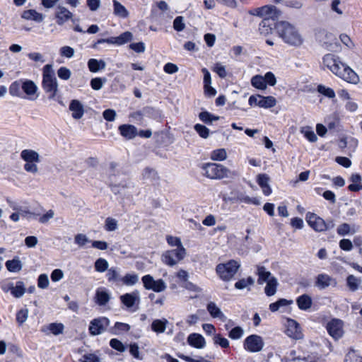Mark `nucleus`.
I'll use <instances>...</instances> for the list:
<instances>
[{
    "instance_id": "nucleus-1",
    "label": "nucleus",
    "mask_w": 362,
    "mask_h": 362,
    "mask_svg": "<svg viewBox=\"0 0 362 362\" xmlns=\"http://www.w3.org/2000/svg\"><path fill=\"white\" fill-rule=\"evenodd\" d=\"M322 63L334 74L344 81L354 84L359 82V77L356 73L343 63L339 57L331 53L327 54L322 58Z\"/></svg>"
},
{
    "instance_id": "nucleus-2",
    "label": "nucleus",
    "mask_w": 362,
    "mask_h": 362,
    "mask_svg": "<svg viewBox=\"0 0 362 362\" xmlns=\"http://www.w3.org/2000/svg\"><path fill=\"white\" fill-rule=\"evenodd\" d=\"M276 33L285 43L291 46L299 47L303 42L298 30L287 21L277 22Z\"/></svg>"
},
{
    "instance_id": "nucleus-3",
    "label": "nucleus",
    "mask_w": 362,
    "mask_h": 362,
    "mask_svg": "<svg viewBox=\"0 0 362 362\" xmlns=\"http://www.w3.org/2000/svg\"><path fill=\"white\" fill-rule=\"evenodd\" d=\"M42 88L49 100H54L59 92L58 82L52 64H46L42 69Z\"/></svg>"
},
{
    "instance_id": "nucleus-4",
    "label": "nucleus",
    "mask_w": 362,
    "mask_h": 362,
    "mask_svg": "<svg viewBox=\"0 0 362 362\" xmlns=\"http://www.w3.org/2000/svg\"><path fill=\"white\" fill-rule=\"evenodd\" d=\"M203 175L211 180H221L232 177L234 173L221 164L215 163H206L202 165Z\"/></svg>"
},
{
    "instance_id": "nucleus-5",
    "label": "nucleus",
    "mask_w": 362,
    "mask_h": 362,
    "mask_svg": "<svg viewBox=\"0 0 362 362\" xmlns=\"http://www.w3.org/2000/svg\"><path fill=\"white\" fill-rule=\"evenodd\" d=\"M240 267V264L238 261L230 259L217 264L216 272L222 281H229L235 276Z\"/></svg>"
},
{
    "instance_id": "nucleus-6",
    "label": "nucleus",
    "mask_w": 362,
    "mask_h": 362,
    "mask_svg": "<svg viewBox=\"0 0 362 362\" xmlns=\"http://www.w3.org/2000/svg\"><path fill=\"white\" fill-rule=\"evenodd\" d=\"M305 221L308 226L316 232H325L334 227L333 220L325 221L316 214L310 211L305 215Z\"/></svg>"
},
{
    "instance_id": "nucleus-7",
    "label": "nucleus",
    "mask_w": 362,
    "mask_h": 362,
    "mask_svg": "<svg viewBox=\"0 0 362 362\" xmlns=\"http://www.w3.org/2000/svg\"><path fill=\"white\" fill-rule=\"evenodd\" d=\"M185 255V249L180 247L166 251L162 255L161 259L165 264L173 267L183 259Z\"/></svg>"
},
{
    "instance_id": "nucleus-8",
    "label": "nucleus",
    "mask_w": 362,
    "mask_h": 362,
    "mask_svg": "<svg viewBox=\"0 0 362 362\" xmlns=\"http://www.w3.org/2000/svg\"><path fill=\"white\" fill-rule=\"evenodd\" d=\"M264 342L262 337L257 334H251L247 337L243 342L244 349L251 353L259 352L262 350Z\"/></svg>"
},
{
    "instance_id": "nucleus-9",
    "label": "nucleus",
    "mask_w": 362,
    "mask_h": 362,
    "mask_svg": "<svg viewBox=\"0 0 362 362\" xmlns=\"http://www.w3.org/2000/svg\"><path fill=\"white\" fill-rule=\"evenodd\" d=\"M141 281L145 289L151 290L156 293L164 291L167 288V285L163 279L155 280L150 274L143 276Z\"/></svg>"
},
{
    "instance_id": "nucleus-10",
    "label": "nucleus",
    "mask_w": 362,
    "mask_h": 362,
    "mask_svg": "<svg viewBox=\"0 0 362 362\" xmlns=\"http://www.w3.org/2000/svg\"><path fill=\"white\" fill-rule=\"evenodd\" d=\"M120 301L127 310L135 311L140 303V295L137 290L124 293L119 297Z\"/></svg>"
},
{
    "instance_id": "nucleus-11",
    "label": "nucleus",
    "mask_w": 362,
    "mask_h": 362,
    "mask_svg": "<svg viewBox=\"0 0 362 362\" xmlns=\"http://www.w3.org/2000/svg\"><path fill=\"white\" fill-rule=\"evenodd\" d=\"M110 325V320L105 317H100L92 320L88 330L92 336H96L104 332Z\"/></svg>"
},
{
    "instance_id": "nucleus-12",
    "label": "nucleus",
    "mask_w": 362,
    "mask_h": 362,
    "mask_svg": "<svg viewBox=\"0 0 362 362\" xmlns=\"http://www.w3.org/2000/svg\"><path fill=\"white\" fill-rule=\"evenodd\" d=\"M329 334L334 339L341 338L343 335V322L339 319H332L326 326Z\"/></svg>"
},
{
    "instance_id": "nucleus-13",
    "label": "nucleus",
    "mask_w": 362,
    "mask_h": 362,
    "mask_svg": "<svg viewBox=\"0 0 362 362\" xmlns=\"http://www.w3.org/2000/svg\"><path fill=\"white\" fill-rule=\"evenodd\" d=\"M286 334L294 339H300L303 337L300 325L293 319H287L286 324Z\"/></svg>"
},
{
    "instance_id": "nucleus-14",
    "label": "nucleus",
    "mask_w": 362,
    "mask_h": 362,
    "mask_svg": "<svg viewBox=\"0 0 362 362\" xmlns=\"http://www.w3.org/2000/svg\"><path fill=\"white\" fill-rule=\"evenodd\" d=\"M38 87L34 81L30 79H22V92L27 95V98L35 100L37 98Z\"/></svg>"
},
{
    "instance_id": "nucleus-15",
    "label": "nucleus",
    "mask_w": 362,
    "mask_h": 362,
    "mask_svg": "<svg viewBox=\"0 0 362 362\" xmlns=\"http://www.w3.org/2000/svg\"><path fill=\"white\" fill-rule=\"evenodd\" d=\"M54 16L56 18L57 24L59 25H62L69 20L72 18L73 14L64 6L59 5L57 7Z\"/></svg>"
},
{
    "instance_id": "nucleus-16",
    "label": "nucleus",
    "mask_w": 362,
    "mask_h": 362,
    "mask_svg": "<svg viewBox=\"0 0 362 362\" xmlns=\"http://www.w3.org/2000/svg\"><path fill=\"white\" fill-rule=\"evenodd\" d=\"M337 284L336 279L327 274H320L316 277L315 286L320 289H325L329 286H336Z\"/></svg>"
},
{
    "instance_id": "nucleus-17",
    "label": "nucleus",
    "mask_w": 362,
    "mask_h": 362,
    "mask_svg": "<svg viewBox=\"0 0 362 362\" xmlns=\"http://www.w3.org/2000/svg\"><path fill=\"white\" fill-rule=\"evenodd\" d=\"M263 19H272L274 21L281 15V11L274 5H265L262 6Z\"/></svg>"
},
{
    "instance_id": "nucleus-18",
    "label": "nucleus",
    "mask_w": 362,
    "mask_h": 362,
    "mask_svg": "<svg viewBox=\"0 0 362 362\" xmlns=\"http://www.w3.org/2000/svg\"><path fill=\"white\" fill-rule=\"evenodd\" d=\"M106 277L107 281L115 286H121L122 276L120 274V269L117 267H111L107 269Z\"/></svg>"
},
{
    "instance_id": "nucleus-19",
    "label": "nucleus",
    "mask_w": 362,
    "mask_h": 362,
    "mask_svg": "<svg viewBox=\"0 0 362 362\" xmlns=\"http://www.w3.org/2000/svg\"><path fill=\"white\" fill-rule=\"evenodd\" d=\"M277 22L272 19H263L259 25V31L261 35L267 36L270 34L273 29L276 30Z\"/></svg>"
},
{
    "instance_id": "nucleus-20",
    "label": "nucleus",
    "mask_w": 362,
    "mask_h": 362,
    "mask_svg": "<svg viewBox=\"0 0 362 362\" xmlns=\"http://www.w3.org/2000/svg\"><path fill=\"white\" fill-rule=\"evenodd\" d=\"M94 298L96 304L104 306L109 302L110 295L105 288H98L95 291Z\"/></svg>"
},
{
    "instance_id": "nucleus-21",
    "label": "nucleus",
    "mask_w": 362,
    "mask_h": 362,
    "mask_svg": "<svg viewBox=\"0 0 362 362\" xmlns=\"http://www.w3.org/2000/svg\"><path fill=\"white\" fill-rule=\"evenodd\" d=\"M187 342L191 346L197 349H203L206 346L205 339L197 333L190 334L187 337Z\"/></svg>"
},
{
    "instance_id": "nucleus-22",
    "label": "nucleus",
    "mask_w": 362,
    "mask_h": 362,
    "mask_svg": "<svg viewBox=\"0 0 362 362\" xmlns=\"http://www.w3.org/2000/svg\"><path fill=\"white\" fill-rule=\"evenodd\" d=\"M69 110L72 112V117L75 119H81L84 114L83 105L78 100H72L71 101Z\"/></svg>"
},
{
    "instance_id": "nucleus-23",
    "label": "nucleus",
    "mask_w": 362,
    "mask_h": 362,
    "mask_svg": "<svg viewBox=\"0 0 362 362\" xmlns=\"http://www.w3.org/2000/svg\"><path fill=\"white\" fill-rule=\"evenodd\" d=\"M269 177L267 174H259L257 177V182L262 189L263 194L269 196L272 194V189L269 185Z\"/></svg>"
},
{
    "instance_id": "nucleus-24",
    "label": "nucleus",
    "mask_w": 362,
    "mask_h": 362,
    "mask_svg": "<svg viewBox=\"0 0 362 362\" xmlns=\"http://www.w3.org/2000/svg\"><path fill=\"white\" fill-rule=\"evenodd\" d=\"M118 129L120 134L127 139H132L137 135V129L132 124H122Z\"/></svg>"
},
{
    "instance_id": "nucleus-25",
    "label": "nucleus",
    "mask_w": 362,
    "mask_h": 362,
    "mask_svg": "<svg viewBox=\"0 0 362 362\" xmlns=\"http://www.w3.org/2000/svg\"><path fill=\"white\" fill-rule=\"evenodd\" d=\"M21 18L28 21H34L37 23H41L44 20L43 14L37 12L35 9H28L21 13Z\"/></svg>"
},
{
    "instance_id": "nucleus-26",
    "label": "nucleus",
    "mask_w": 362,
    "mask_h": 362,
    "mask_svg": "<svg viewBox=\"0 0 362 362\" xmlns=\"http://www.w3.org/2000/svg\"><path fill=\"white\" fill-rule=\"evenodd\" d=\"M207 311L214 318H218L222 321L226 320V316L222 313L221 309L214 302H210L206 306Z\"/></svg>"
},
{
    "instance_id": "nucleus-27",
    "label": "nucleus",
    "mask_w": 362,
    "mask_h": 362,
    "mask_svg": "<svg viewBox=\"0 0 362 362\" xmlns=\"http://www.w3.org/2000/svg\"><path fill=\"white\" fill-rule=\"evenodd\" d=\"M113 14L121 18H127L129 13L127 9L117 0H112Z\"/></svg>"
},
{
    "instance_id": "nucleus-28",
    "label": "nucleus",
    "mask_w": 362,
    "mask_h": 362,
    "mask_svg": "<svg viewBox=\"0 0 362 362\" xmlns=\"http://www.w3.org/2000/svg\"><path fill=\"white\" fill-rule=\"evenodd\" d=\"M296 303L300 310H308L311 308L313 300L308 294H303L297 298Z\"/></svg>"
},
{
    "instance_id": "nucleus-29",
    "label": "nucleus",
    "mask_w": 362,
    "mask_h": 362,
    "mask_svg": "<svg viewBox=\"0 0 362 362\" xmlns=\"http://www.w3.org/2000/svg\"><path fill=\"white\" fill-rule=\"evenodd\" d=\"M21 157L25 162L39 163L40 161L38 153L31 149L23 150L21 153Z\"/></svg>"
},
{
    "instance_id": "nucleus-30",
    "label": "nucleus",
    "mask_w": 362,
    "mask_h": 362,
    "mask_svg": "<svg viewBox=\"0 0 362 362\" xmlns=\"http://www.w3.org/2000/svg\"><path fill=\"white\" fill-rule=\"evenodd\" d=\"M106 64L103 59H90L88 61V67L90 72L96 73L105 68Z\"/></svg>"
},
{
    "instance_id": "nucleus-31",
    "label": "nucleus",
    "mask_w": 362,
    "mask_h": 362,
    "mask_svg": "<svg viewBox=\"0 0 362 362\" xmlns=\"http://www.w3.org/2000/svg\"><path fill=\"white\" fill-rule=\"evenodd\" d=\"M358 230V227L356 226H350L349 224L344 223L339 225L337 229V234L340 236H345L349 234H354Z\"/></svg>"
},
{
    "instance_id": "nucleus-32",
    "label": "nucleus",
    "mask_w": 362,
    "mask_h": 362,
    "mask_svg": "<svg viewBox=\"0 0 362 362\" xmlns=\"http://www.w3.org/2000/svg\"><path fill=\"white\" fill-rule=\"evenodd\" d=\"M139 275L135 272L127 273L122 276L121 286H132L139 282Z\"/></svg>"
},
{
    "instance_id": "nucleus-33",
    "label": "nucleus",
    "mask_w": 362,
    "mask_h": 362,
    "mask_svg": "<svg viewBox=\"0 0 362 362\" xmlns=\"http://www.w3.org/2000/svg\"><path fill=\"white\" fill-rule=\"evenodd\" d=\"M6 269L10 272H18L22 269L23 264L18 257H14L13 259L7 260L5 263Z\"/></svg>"
},
{
    "instance_id": "nucleus-34",
    "label": "nucleus",
    "mask_w": 362,
    "mask_h": 362,
    "mask_svg": "<svg viewBox=\"0 0 362 362\" xmlns=\"http://www.w3.org/2000/svg\"><path fill=\"white\" fill-rule=\"evenodd\" d=\"M257 274L258 275L257 283L260 285L269 281L270 279L274 277L273 276H272L271 272L267 271L266 268L264 266L257 267Z\"/></svg>"
},
{
    "instance_id": "nucleus-35",
    "label": "nucleus",
    "mask_w": 362,
    "mask_h": 362,
    "mask_svg": "<svg viewBox=\"0 0 362 362\" xmlns=\"http://www.w3.org/2000/svg\"><path fill=\"white\" fill-rule=\"evenodd\" d=\"M276 105V100L274 97L263 96L259 97L258 106L259 107L268 109L274 107Z\"/></svg>"
},
{
    "instance_id": "nucleus-36",
    "label": "nucleus",
    "mask_w": 362,
    "mask_h": 362,
    "mask_svg": "<svg viewBox=\"0 0 362 362\" xmlns=\"http://www.w3.org/2000/svg\"><path fill=\"white\" fill-rule=\"evenodd\" d=\"M168 321L165 318L154 320L151 323V329L156 333H163Z\"/></svg>"
},
{
    "instance_id": "nucleus-37",
    "label": "nucleus",
    "mask_w": 362,
    "mask_h": 362,
    "mask_svg": "<svg viewBox=\"0 0 362 362\" xmlns=\"http://www.w3.org/2000/svg\"><path fill=\"white\" fill-rule=\"evenodd\" d=\"M9 93L12 96L24 98L22 92V79L15 81L9 86Z\"/></svg>"
},
{
    "instance_id": "nucleus-38",
    "label": "nucleus",
    "mask_w": 362,
    "mask_h": 362,
    "mask_svg": "<svg viewBox=\"0 0 362 362\" xmlns=\"http://www.w3.org/2000/svg\"><path fill=\"white\" fill-rule=\"evenodd\" d=\"M267 285L264 288V293L267 296H274L277 289V286L279 285L277 279L276 277H272L269 279V281H267Z\"/></svg>"
},
{
    "instance_id": "nucleus-39",
    "label": "nucleus",
    "mask_w": 362,
    "mask_h": 362,
    "mask_svg": "<svg viewBox=\"0 0 362 362\" xmlns=\"http://www.w3.org/2000/svg\"><path fill=\"white\" fill-rule=\"evenodd\" d=\"M9 289L11 291V293L15 297V298H21L22 297L25 292V286L23 281H17L15 286H13L12 284L10 286Z\"/></svg>"
},
{
    "instance_id": "nucleus-40",
    "label": "nucleus",
    "mask_w": 362,
    "mask_h": 362,
    "mask_svg": "<svg viewBox=\"0 0 362 362\" xmlns=\"http://www.w3.org/2000/svg\"><path fill=\"white\" fill-rule=\"evenodd\" d=\"M130 328L131 327L129 324L117 322L114 327L110 329V332L112 334L118 335L129 332Z\"/></svg>"
},
{
    "instance_id": "nucleus-41",
    "label": "nucleus",
    "mask_w": 362,
    "mask_h": 362,
    "mask_svg": "<svg viewBox=\"0 0 362 362\" xmlns=\"http://www.w3.org/2000/svg\"><path fill=\"white\" fill-rule=\"evenodd\" d=\"M199 118L202 122L206 124H211L214 121H218L220 119V117L216 116L205 110L199 114Z\"/></svg>"
},
{
    "instance_id": "nucleus-42",
    "label": "nucleus",
    "mask_w": 362,
    "mask_h": 362,
    "mask_svg": "<svg viewBox=\"0 0 362 362\" xmlns=\"http://www.w3.org/2000/svg\"><path fill=\"white\" fill-rule=\"evenodd\" d=\"M251 85L259 90H264L267 88L264 77L258 74L252 77Z\"/></svg>"
},
{
    "instance_id": "nucleus-43",
    "label": "nucleus",
    "mask_w": 362,
    "mask_h": 362,
    "mask_svg": "<svg viewBox=\"0 0 362 362\" xmlns=\"http://www.w3.org/2000/svg\"><path fill=\"white\" fill-rule=\"evenodd\" d=\"M361 284V279L356 278L354 275H349L346 278V284L349 290L354 292L358 289Z\"/></svg>"
},
{
    "instance_id": "nucleus-44",
    "label": "nucleus",
    "mask_w": 362,
    "mask_h": 362,
    "mask_svg": "<svg viewBox=\"0 0 362 362\" xmlns=\"http://www.w3.org/2000/svg\"><path fill=\"white\" fill-rule=\"evenodd\" d=\"M227 158V153L224 148H218L211 151L210 158L212 160L223 161Z\"/></svg>"
},
{
    "instance_id": "nucleus-45",
    "label": "nucleus",
    "mask_w": 362,
    "mask_h": 362,
    "mask_svg": "<svg viewBox=\"0 0 362 362\" xmlns=\"http://www.w3.org/2000/svg\"><path fill=\"white\" fill-rule=\"evenodd\" d=\"M293 303V300L285 298H280L277 301L269 305V310L272 312H276L281 307L287 306Z\"/></svg>"
},
{
    "instance_id": "nucleus-46",
    "label": "nucleus",
    "mask_w": 362,
    "mask_h": 362,
    "mask_svg": "<svg viewBox=\"0 0 362 362\" xmlns=\"http://www.w3.org/2000/svg\"><path fill=\"white\" fill-rule=\"evenodd\" d=\"M213 341L215 345L221 346L222 349L229 347V341L223 337L221 334H215L213 337Z\"/></svg>"
},
{
    "instance_id": "nucleus-47",
    "label": "nucleus",
    "mask_w": 362,
    "mask_h": 362,
    "mask_svg": "<svg viewBox=\"0 0 362 362\" xmlns=\"http://www.w3.org/2000/svg\"><path fill=\"white\" fill-rule=\"evenodd\" d=\"M255 283V280L252 277L248 276L246 279H241L238 280L234 285L235 288L238 290H243L247 288L248 286H252Z\"/></svg>"
},
{
    "instance_id": "nucleus-48",
    "label": "nucleus",
    "mask_w": 362,
    "mask_h": 362,
    "mask_svg": "<svg viewBox=\"0 0 362 362\" xmlns=\"http://www.w3.org/2000/svg\"><path fill=\"white\" fill-rule=\"evenodd\" d=\"M115 37H116V45H122L127 43L128 42H130L133 38V35L131 32L126 31Z\"/></svg>"
},
{
    "instance_id": "nucleus-49",
    "label": "nucleus",
    "mask_w": 362,
    "mask_h": 362,
    "mask_svg": "<svg viewBox=\"0 0 362 362\" xmlns=\"http://www.w3.org/2000/svg\"><path fill=\"white\" fill-rule=\"evenodd\" d=\"M243 334H244V329L240 326H236L235 327H233L228 332V337L233 340H238V339H241L242 337L243 336Z\"/></svg>"
},
{
    "instance_id": "nucleus-50",
    "label": "nucleus",
    "mask_w": 362,
    "mask_h": 362,
    "mask_svg": "<svg viewBox=\"0 0 362 362\" xmlns=\"http://www.w3.org/2000/svg\"><path fill=\"white\" fill-rule=\"evenodd\" d=\"M300 133L310 142H315L317 140L316 134L310 127H302Z\"/></svg>"
},
{
    "instance_id": "nucleus-51",
    "label": "nucleus",
    "mask_w": 362,
    "mask_h": 362,
    "mask_svg": "<svg viewBox=\"0 0 362 362\" xmlns=\"http://www.w3.org/2000/svg\"><path fill=\"white\" fill-rule=\"evenodd\" d=\"M108 266L109 264L107 261L103 258H98L95 262L94 264L95 271L98 272H104L106 270L107 271V269H109Z\"/></svg>"
},
{
    "instance_id": "nucleus-52",
    "label": "nucleus",
    "mask_w": 362,
    "mask_h": 362,
    "mask_svg": "<svg viewBox=\"0 0 362 362\" xmlns=\"http://www.w3.org/2000/svg\"><path fill=\"white\" fill-rule=\"evenodd\" d=\"M48 329L54 335H59L63 333L64 326L62 323L52 322L48 325Z\"/></svg>"
},
{
    "instance_id": "nucleus-53",
    "label": "nucleus",
    "mask_w": 362,
    "mask_h": 362,
    "mask_svg": "<svg viewBox=\"0 0 362 362\" xmlns=\"http://www.w3.org/2000/svg\"><path fill=\"white\" fill-rule=\"evenodd\" d=\"M317 90L318 93L320 94L329 98H335V93L334 90L331 88L326 87L323 85H318Z\"/></svg>"
},
{
    "instance_id": "nucleus-54",
    "label": "nucleus",
    "mask_w": 362,
    "mask_h": 362,
    "mask_svg": "<svg viewBox=\"0 0 362 362\" xmlns=\"http://www.w3.org/2000/svg\"><path fill=\"white\" fill-rule=\"evenodd\" d=\"M194 130L203 139H206L209 136V129L204 125L201 124H196L194 126Z\"/></svg>"
},
{
    "instance_id": "nucleus-55",
    "label": "nucleus",
    "mask_w": 362,
    "mask_h": 362,
    "mask_svg": "<svg viewBox=\"0 0 362 362\" xmlns=\"http://www.w3.org/2000/svg\"><path fill=\"white\" fill-rule=\"evenodd\" d=\"M109 344L111 348L119 352L122 353L126 351L127 346L117 339L114 338L110 339Z\"/></svg>"
},
{
    "instance_id": "nucleus-56",
    "label": "nucleus",
    "mask_w": 362,
    "mask_h": 362,
    "mask_svg": "<svg viewBox=\"0 0 362 362\" xmlns=\"http://www.w3.org/2000/svg\"><path fill=\"white\" fill-rule=\"evenodd\" d=\"M28 310L23 308L18 310L16 313V321L19 325H23L28 319Z\"/></svg>"
},
{
    "instance_id": "nucleus-57",
    "label": "nucleus",
    "mask_w": 362,
    "mask_h": 362,
    "mask_svg": "<svg viewBox=\"0 0 362 362\" xmlns=\"http://www.w3.org/2000/svg\"><path fill=\"white\" fill-rule=\"evenodd\" d=\"M91 242L92 240H89L86 235L82 233L77 234L74 238V243L79 247H83L86 243Z\"/></svg>"
},
{
    "instance_id": "nucleus-58",
    "label": "nucleus",
    "mask_w": 362,
    "mask_h": 362,
    "mask_svg": "<svg viewBox=\"0 0 362 362\" xmlns=\"http://www.w3.org/2000/svg\"><path fill=\"white\" fill-rule=\"evenodd\" d=\"M106 82V78L96 77L90 81V86L93 90H98L102 88L103 84Z\"/></svg>"
},
{
    "instance_id": "nucleus-59",
    "label": "nucleus",
    "mask_w": 362,
    "mask_h": 362,
    "mask_svg": "<svg viewBox=\"0 0 362 362\" xmlns=\"http://www.w3.org/2000/svg\"><path fill=\"white\" fill-rule=\"evenodd\" d=\"M173 28L177 31H182L185 28L184 18L182 16H177L173 21Z\"/></svg>"
},
{
    "instance_id": "nucleus-60",
    "label": "nucleus",
    "mask_w": 362,
    "mask_h": 362,
    "mask_svg": "<svg viewBox=\"0 0 362 362\" xmlns=\"http://www.w3.org/2000/svg\"><path fill=\"white\" fill-rule=\"evenodd\" d=\"M143 112L144 114H148L149 117H152L153 119H159L161 117L160 111L151 107H145L143 110Z\"/></svg>"
},
{
    "instance_id": "nucleus-61",
    "label": "nucleus",
    "mask_w": 362,
    "mask_h": 362,
    "mask_svg": "<svg viewBox=\"0 0 362 362\" xmlns=\"http://www.w3.org/2000/svg\"><path fill=\"white\" fill-rule=\"evenodd\" d=\"M237 199L240 202H243L245 204H253L255 205L259 204V201L257 198H251L243 194H240V195H238Z\"/></svg>"
},
{
    "instance_id": "nucleus-62",
    "label": "nucleus",
    "mask_w": 362,
    "mask_h": 362,
    "mask_svg": "<svg viewBox=\"0 0 362 362\" xmlns=\"http://www.w3.org/2000/svg\"><path fill=\"white\" fill-rule=\"evenodd\" d=\"M117 228V222L115 218L108 217L105 220V229L107 231H114Z\"/></svg>"
},
{
    "instance_id": "nucleus-63",
    "label": "nucleus",
    "mask_w": 362,
    "mask_h": 362,
    "mask_svg": "<svg viewBox=\"0 0 362 362\" xmlns=\"http://www.w3.org/2000/svg\"><path fill=\"white\" fill-rule=\"evenodd\" d=\"M49 286V279L47 274H42L38 276L37 279V286L40 288H47Z\"/></svg>"
},
{
    "instance_id": "nucleus-64",
    "label": "nucleus",
    "mask_w": 362,
    "mask_h": 362,
    "mask_svg": "<svg viewBox=\"0 0 362 362\" xmlns=\"http://www.w3.org/2000/svg\"><path fill=\"white\" fill-rule=\"evenodd\" d=\"M57 75L62 80H68L71 77V71L65 66H62L58 69Z\"/></svg>"
}]
</instances>
